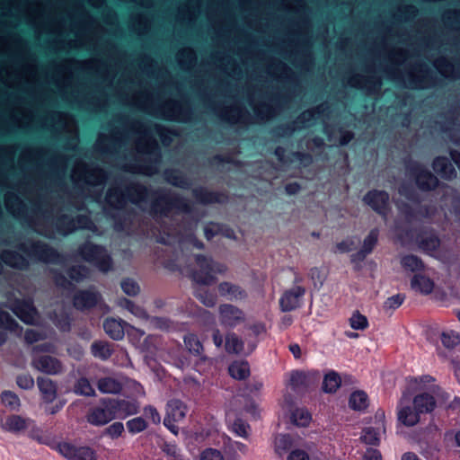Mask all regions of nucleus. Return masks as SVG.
I'll return each instance as SVG.
<instances>
[{
    "instance_id": "19",
    "label": "nucleus",
    "mask_w": 460,
    "mask_h": 460,
    "mask_svg": "<svg viewBox=\"0 0 460 460\" xmlns=\"http://www.w3.org/2000/svg\"><path fill=\"white\" fill-rule=\"evenodd\" d=\"M12 312L24 323H32L36 309L32 301L27 299H15L11 305Z\"/></svg>"
},
{
    "instance_id": "47",
    "label": "nucleus",
    "mask_w": 460,
    "mask_h": 460,
    "mask_svg": "<svg viewBox=\"0 0 460 460\" xmlns=\"http://www.w3.org/2000/svg\"><path fill=\"white\" fill-rule=\"evenodd\" d=\"M166 113L169 115L168 117H164V119L167 120H177L179 118L187 119L190 115V110L181 107L177 103H173L172 107L166 108Z\"/></svg>"
},
{
    "instance_id": "58",
    "label": "nucleus",
    "mask_w": 460,
    "mask_h": 460,
    "mask_svg": "<svg viewBox=\"0 0 460 460\" xmlns=\"http://www.w3.org/2000/svg\"><path fill=\"white\" fill-rule=\"evenodd\" d=\"M361 440L371 446H376L379 443L378 432L372 427L363 429Z\"/></svg>"
},
{
    "instance_id": "28",
    "label": "nucleus",
    "mask_w": 460,
    "mask_h": 460,
    "mask_svg": "<svg viewBox=\"0 0 460 460\" xmlns=\"http://www.w3.org/2000/svg\"><path fill=\"white\" fill-rule=\"evenodd\" d=\"M420 413L415 407L410 405L402 407L398 411V420L404 426L412 427L416 425L420 420Z\"/></svg>"
},
{
    "instance_id": "60",
    "label": "nucleus",
    "mask_w": 460,
    "mask_h": 460,
    "mask_svg": "<svg viewBox=\"0 0 460 460\" xmlns=\"http://www.w3.org/2000/svg\"><path fill=\"white\" fill-rule=\"evenodd\" d=\"M405 215L408 217H415L419 216L420 217H430V207L428 205H420L415 210H413L411 207L406 206Z\"/></svg>"
},
{
    "instance_id": "4",
    "label": "nucleus",
    "mask_w": 460,
    "mask_h": 460,
    "mask_svg": "<svg viewBox=\"0 0 460 460\" xmlns=\"http://www.w3.org/2000/svg\"><path fill=\"white\" fill-rule=\"evenodd\" d=\"M406 170L420 191L429 192L438 188L440 183L438 178L422 164L410 160L406 164Z\"/></svg>"
},
{
    "instance_id": "40",
    "label": "nucleus",
    "mask_w": 460,
    "mask_h": 460,
    "mask_svg": "<svg viewBox=\"0 0 460 460\" xmlns=\"http://www.w3.org/2000/svg\"><path fill=\"white\" fill-rule=\"evenodd\" d=\"M153 130L164 146H168L172 142V138L178 136V132L175 129L166 128L160 124H154Z\"/></svg>"
},
{
    "instance_id": "52",
    "label": "nucleus",
    "mask_w": 460,
    "mask_h": 460,
    "mask_svg": "<svg viewBox=\"0 0 460 460\" xmlns=\"http://www.w3.org/2000/svg\"><path fill=\"white\" fill-rule=\"evenodd\" d=\"M1 401L4 406L9 407L11 410H18L21 404L18 395L8 390L2 392Z\"/></svg>"
},
{
    "instance_id": "64",
    "label": "nucleus",
    "mask_w": 460,
    "mask_h": 460,
    "mask_svg": "<svg viewBox=\"0 0 460 460\" xmlns=\"http://www.w3.org/2000/svg\"><path fill=\"white\" fill-rule=\"evenodd\" d=\"M200 460H225V458L221 451L209 447L202 451Z\"/></svg>"
},
{
    "instance_id": "2",
    "label": "nucleus",
    "mask_w": 460,
    "mask_h": 460,
    "mask_svg": "<svg viewBox=\"0 0 460 460\" xmlns=\"http://www.w3.org/2000/svg\"><path fill=\"white\" fill-rule=\"evenodd\" d=\"M76 253L84 261L93 265L103 273L112 269L113 260L106 247L102 244L86 240L78 246Z\"/></svg>"
},
{
    "instance_id": "21",
    "label": "nucleus",
    "mask_w": 460,
    "mask_h": 460,
    "mask_svg": "<svg viewBox=\"0 0 460 460\" xmlns=\"http://www.w3.org/2000/svg\"><path fill=\"white\" fill-rule=\"evenodd\" d=\"M434 172L442 179L451 181L456 177V171L451 160L444 155L436 156L432 161Z\"/></svg>"
},
{
    "instance_id": "36",
    "label": "nucleus",
    "mask_w": 460,
    "mask_h": 460,
    "mask_svg": "<svg viewBox=\"0 0 460 460\" xmlns=\"http://www.w3.org/2000/svg\"><path fill=\"white\" fill-rule=\"evenodd\" d=\"M229 375L236 380H244L250 376L247 361H234L228 367Z\"/></svg>"
},
{
    "instance_id": "41",
    "label": "nucleus",
    "mask_w": 460,
    "mask_h": 460,
    "mask_svg": "<svg viewBox=\"0 0 460 460\" xmlns=\"http://www.w3.org/2000/svg\"><path fill=\"white\" fill-rule=\"evenodd\" d=\"M166 181L172 186L186 189L189 187L187 177L178 170H170L165 172Z\"/></svg>"
},
{
    "instance_id": "31",
    "label": "nucleus",
    "mask_w": 460,
    "mask_h": 460,
    "mask_svg": "<svg viewBox=\"0 0 460 460\" xmlns=\"http://www.w3.org/2000/svg\"><path fill=\"white\" fill-rule=\"evenodd\" d=\"M349 406L354 411H362L368 406V396L366 392L358 390L349 395Z\"/></svg>"
},
{
    "instance_id": "43",
    "label": "nucleus",
    "mask_w": 460,
    "mask_h": 460,
    "mask_svg": "<svg viewBox=\"0 0 460 460\" xmlns=\"http://www.w3.org/2000/svg\"><path fill=\"white\" fill-rule=\"evenodd\" d=\"M184 344L194 356H200L204 350L203 344L195 333L186 334L184 336Z\"/></svg>"
},
{
    "instance_id": "25",
    "label": "nucleus",
    "mask_w": 460,
    "mask_h": 460,
    "mask_svg": "<svg viewBox=\"0 0 460 460\" xmlns=\"http://www.w3.org/2000/svg\"><path fill=\"white\" fill-rule=\"evenodd\" d=\"M350 84L356 88H366L368 93H378L382 85L379 77L374 75L363 78L361 76H354L350 79Z\"/></svg>"
},
{
    "instance_id": "27",
    "label": "nucleus",
    "mask_w": 460,
    "mask_h": 460,
    "mask_svg": "<svg viewBox=\"0 0 460 460\" xmlns=\"http://www.w3.org/2000/svg\"><path fill=\"white\" fill-rule=\"evenodd\" d=\"M420 247L427 252H434L440 246V240L433 232L421 231L417 235Z\"/></svg>"
},
{
    "instance_id": "16",
    "label": "nucleus",
    "mask_w": 460,
    "mask_h": 460,
    "mask_svg": "<svg viewBox=\"0 0 460 460\" xmlns=\"http://www.w3.org/2000/svg\"><path fill=\"white\" fill-rule=\"evenodd\" d=\"M305 293V288L295 286L286 290L279 299V306L282 312L296 310L300 305V299Z\"/></svg>"
},
{
    "instance_id": "45",
    "label": "nucleus",
    "mask_w": 460,
    "mask_h": 460,
    "mask_svg": "<svg viewBox=\"0 0 460 460\" xmlns=\"http://www.w3.org/2000/svg\"><path fill=\"white\" fill-rule=\"evenodd\" d=\"M420 71L425 74L422 75H411L409 78L410 87L421 89L431 84L433 77L429 75V71L422 69V66Z\"/></svg>"
},
{
    "instance_id": "44",
    "label": "nucleus",
    "mask_w": 460,
    "mask_h": 460,
    "mask_svg": "<svg viewBox=\"0 0 460 460\" xmlns=\"http://www.w3.org/2000/svg\"><path fill=\"white\" fill-rule=\"evenodd\" d=\"M243 341L234 332L226 335L225 344L226 352L239 354L243 350Z\"/></svg>"
},
{
    "instance_id": "1",
    "label": "nucleus",
    "mask_w": 460,
    "mask_h": 460,
    "mask_svg": "<svg viewBox=\"0 0 460 460\" xmlns=\"http://www.w3.org/2000/svg\"><path fill=\"white\" fill-rule=\"evenodd\" d=\"M135 205L150 200L149 214L155 217H166L172 208H177L182 212L189 213L191 207L189 201L182 196L172 193L165 189L153 190L139 182H131L125 188V194L119 190H109L107 192V200L112 205L111 199H114L118 205L122 206L125 203L124 196Z\"/></svg>"
},
{
    "instance_id": "9",
    "label": "nucleus",
    "mask_w": 460,
    "mask_h": 460,
    "mask_svg": "<svg viewBox=\"0 0 460 460\" xmlns=\"http://www.w3.org/2000/svg\"><path fill=\"white\" fill-rule=\"evenodd\" d=\"M60 455L68 460H96V453L90 447H75L68 442H60L57 446Z\"/></svg>"
},
{
    "instance_id": "3",
    "label": "nucleus",
    "mask_w": 460,
    "mask_h": 460,
    "mask_svg": "<svg viewBox=\"0 0 460 460\" xmlns=\"http://www.w3.org/2000/svg\"><path fill=\"white\" fill-rule=\"evenodd\" d=\"M327 110H329V106L323 104L306 110L299 114L295 120L277 126L272 129L271 133L278 137L291 136L296 128H304L306 123L314 121L318 117L323 115Z\"/></svg>"
},
{
    "instance_id": "18",
    "label": "nucleus",
    "mask_w": 460,
    "mask_h": 460,
    "mask_svg": "<svg viewBox=\"0 0 460 460\" xmlns=\"http://www.w3.org/2000/svg\"><path fill=\"white\" fill-rule=\"evenodd\" d=\"M32 366L39 371L48 375H57L62 371L60 360L50 355L34 357Z\"/></svg>"
},
{
    "instance_id": "24",
    "label": "nucleus",
    "mask_w": 460,
    "mask_h": 460,
    "mask_svg": "<svg viewBox=\"0 0 460 460\" xmlns=\"http://www.w3.org/2000/svg\"><path fill=\"white\" fill-rule=\"evenodd\" d=\"M412 403L420 414L430 413L437 406L434 396L428 393H421L415 395Z\"/></svg>"
},
{
    "instance_id": "6",
    "label": "nucleus",
    "mask_w": 460,
    "mask_h": 460,
    "mask_svg": "<svg viewBox=\"0 0 460 460\" xmlns=\"http://www.w3.org/2000/svg\"><path fill=\"white\" fill-rule=\"evenodd\" d=\"M91 224V218L87 215H77L72 217L69 215L62 214L57 217L55 228L59 234L67 236L78 228H90Z\"/></svg>"
},
{
    "instance_id": "26",
    "label": "nucleus",
    "mask_w": 460,
    "mask_h": 460,
    "mask_svg": "<svg viewBox=\"0 0 460 460\" xmlns=\"http://www.w3.org/2000/svg\"><path fill=\"white\" fill-rule=\"evenodd\" d=\"M124 324H126V323L121 320L107 318L103 322V329L110 338L115 341H120L125 335Z\"/></svg>"
},
{
    "instance_id": "8",
    "label": "nucleus",
    "mask_w": 460,
    "mask_h": 460,
    "mask_svg": "<svg viewBox=\"0 0 460 460\" xmlns=\"http://www.w3.org/2000/svg\"><path fill=\"white\" fill-rule=\"evenodd\" d=\"M195 261L199 270L192 273L193 281L204 286H209L215 283L217 280L214 275L215 261L203 254H197Z\"/></svg>"
},
{
    "instance_id": "62",
    "label": "nucleus",
    "mask_w": 460,
    "mask_h": 460,
    "mask_svg": "<svg viewBox=\"0 0 460 460\" xmlns=\"http://www.w3.org/2000/svg\"><path fill=\"white\" fill-rule=\"evenodd\" d=\"M162 450L170 459L184 458L181 454L180 448L175 444L165 442L162 447Z\"/></svg>"
},
{
    "instance_id": "32",
    "label": "nucleus",
    "mask_w": 460,
    "mask_h": 460,
    "mask_svg": "<svg viewBox=\"0 0 460 460\" xmlns=\"http://www.w3.org/2000/svg\"><path fill=\"white\" fill-rule=\"evenodd\" d=\"M91 352L93 357L102 360H107L111 357L113 349L111 345L106 341H96L91 345Z\"/></svg>"
},
{
    "instance_id": "49",
    "label": "nucleus",
    "mask_w": 460,
    "mask_h": 460,
    "mask_svg": "<svg viewBox=\"0 0 460 460\" xmlns=\"http://www.w3.org/2000/svg\"><path fill=\"white\" fill-rule=\"evenodd\" d=\"M128 431L131 435H136L146 430L148 428L147 421L143 417H136L126 422Z\"/></svg>"
},
{
    "instance_id": "38",
    "label": "nucleus",
    "mask_w": 460,
    "mask_h": 460,
    "mask_svg": "<svg viewBox=\"0 0 460 460\" xmlns=\"http://www.w3.org/2000/svg\"><path fill=\"white\" fill-rule=\"evenodd\" d=\"M341 385V379L340 375L332 370L324 376L322 388L326 394H333L339 389Z\"/></svg>"
},
{
    "instance_id": "29",
    "label": "nucleus",
    "mask_w": 460,
    "mask_h": 460,
    "mask_svg": "<svg viewBox=\"0 0 460 460\" xmlns=\"http://www.w3.org/2000/svg\"><path fill=\"white\" fill-rule=\"evenodd\" d=\"M294 438L290 434H279L274 440V450L279 456L289 454L293 450Z\"/></svg>"
},
{
    "instance_id": "5",
    "label": "nucleus",
    "mask_w": 460,
    "mask_h": 460,
    "mask_svg": "<svg viewBox=\"0 0 460 460\" xmlns=\"http://www.w3.org/2000/svg\"><path fill=\"white\" fill-rule=\"evenodd\" d=\"M18 249L30 258L44 263H58L61 261V253L42 241H32L29 246L22 243Z\"/></svg>"
},
{
    "instance_id": "59",
    "label": "nucleus",
    "mask_w": 460,
    "mask_h": 460,
    "mask_svg": "<svg viewBox=\"0 0 460 460\" xmlns=\"http://www.w3.org/2000/svg\"><path fill=\"white\" fill-rule=\"evenodd\" d=\"M120 286L123 292L131 296H137L140 291L138 284L129 278L124 279Z\"/></svg>"
},
{
    "instance_id": "63",
    "label": "nucleus",
    "mask_w": 460,
    "mask_h": 460,
    "mask_svg": "<svg viewBox=\"0 0 460 460\" xmlns=\"http://www.w3.org/2000/svg\"><path fill=\"white\" fill-rule=\"evenodd\" d=\"M16 384L22 389L30 390L34 386V379L30 374H21L16 377Z\"/></svg>"
},
{
    "instance_id": "22",
    "label": "nucleus",
    "mask_w": 460,
    "mask_h": 460,
    "mask_svg": "<svg viewBox=\"0 0 460 460\" xmlns=\"http://www.w3.org/2000/svg\"><path fill=\"white\" fill-rule=\"evenodd\" d=\"M217 290L221 296L228 300L244 299L247 297V293L243 288L228 281L221 282L217 287Z\"/></svg>"
},
{
    "instance_id": "53",
    "label": "nucleus",
    "mask_w": 460,
    "mask_h": 460,
    "mask_svg": "<svg viewBox=\"0 0 460 460\" xmlns=\"http://www.w3.org/2000/svg\"><path fill=\"white\" fill-rule=\"evenodd\" d=\"M5 428L9 431L17 432L26 429V422L19 415H12L6 419Z\"/></svg>"
},
{
    "instance_id": "56",
    "label": "nucleus",
    "mask_w": 460,
    "mask_h": 460,
    "mask_svg": "<svg viewBox=\"0 0 460 460\" xmlns=\"http://www.w3.org/2000/svg\"><path fill=\"white\" fill-rule=\"evenodd\" d=\"M349 325L354 330L363 331L368 327V320L358 311H355L349 318Z\"/></svg>"
},
{
    "instance_id": "39",
    "label": "nucleus",
    "mask_w": 460,
    "mask_h": 460,
    "mask_svg": "<svg viewBox=\"0 0 460 460\" xmlns=\"http://www.w3.org/2000/svg\"><path fill=\"white\" fill-rule=\"evenodd\" d=\"M193 295L207 307H213L217 304V295L205 287H199L195 288Z\"/></svg>"
},
{
    "instance_id": "42",
    "label": "nucleus",
    "mask_w": 460,
    "mask_h": 460,
    "mask_svg": "<svg viewBox=\"0 0 460 460\" xmlns=\"http://www.w3.org/2000/svg\"><path fill=\"white\" fill-rule=\"evenodd\" d=\"M312 420V415L305 408H296L291 413V420L297 427H306Z\"/></svg>"
},
{
    "instance_id": "7",
    "label": "nucleus",
    "mask_w": 460,
    "mask_h": 460,
    "mask_svg": "<svg viewBox=\"0 0 460 460\" xmlns=\"http://www.w3.org/2000/svg\"><path fill=\"white\" fill-rule=\"evenodd\" d=\"M87 421L96 427L104 426L116 419L111 398H102L97 406L93 407L87 413Z\"/></svg>"
},
{
    "instance_id": "34",
    "label": "nucleus",
    "mask_w": 460,
    "mask_h": 460,
    "mask_svg": "<svg viewBox=\"0 0 460 460\" xmlns=\"http://www.w3.org/2000/svg\"><path fill=\"white\" fill-rule=\"evenodd\" d=\"M401 265L405 270L411 272L422 271L425 269L423 261L414 254H406L401 258Z\"/></svg>"
},
{
    "instance_id": "57",
    "label": "nucleus",
    "mask_w": 460,
    "mask_h": 460,
    "mask_svg": "<svg viewBox=\"0 0 460 460\" xmlns=\"http://www.w3.org/2000/svg\"><path fill=\"white\" fill-rule=\"evenodd\" d=\"M52 279L55 285L63 289H72L74 288V285L72 282L58 270L53 269L51 270Z\"/></svg>"
},
{
    "instance_id": "37",
    "label": "nucleus",
    "mask_w": 460,
    "mask_h": 460,
    "mask_svg": "<svg viewBox=\"0 0 460 460\" xmlns=\"http://www.w3.org/2000/svg\"><path fill=\"white\" fill-rule=\"evenodd\" d=\"M97 387L102 394H119L121 389V384L113 377H102L98 380Z\"/></svg>"
},
{
    "instance_id": "51",
    "label": "nucleus",
    "mask_w": 460,
    "mask_h": 460,
    "mask_svg": "<svg viewBox=\"0 0 460 460\" xmlns=\"http://www.w3.org/2000/svg\"><path fill=\"white\" fill-rule=\"evenodd\" d=\"M378 237L379 229L377 227L372 228L365 237L361 249L370 254L378 243Z\"/></svg>"
},
{
    "instance_id": "46",
    "label": "nucleus",
    "mask_w": 460,
    "mask_h": 460,
    "mask_svg": "<svg viewBox=\"0 0 460 460\" xmlns=\"http://www.w3.org/2000/svg\"><path fill=\"white\" fill-rule=\"evenodd\" d=\"M89 181L87 183L91 185H102L103 184L108 177L107 172L101 167H94L92 170L86 172Z\"/></svg>"
},
{
    "instance_id": "14",
    "label": "nucleus",
    "mask_w": 460,
    "mask_h": 460,
    "mask_svg": "<svg viewBox=\"0 0 460 460\" xmlns=\"http://www.w3.org/2000/svg\"><path fill=\"white\" fill-rule=\"evenodd\" d=\"M185 406L180 400H172L167 403L166 415L164 419V425L172 432H177V426L175 422L183 420L186 411Z\"/></svg>"
},
{
    "instance_id": "10",
    "label": "nucleus",
    "mask_w": 460,
    "mask_h": 460,
    "mask_svg": "<svg viewBox=\"0 0 460 460\" xmlns=\"http://www.w3.org/2000/svg\"><path fill=\"white\" fill-rule=\"evenodd\" d=\"M362 200L378 215L383 217L387 215L390 200L387 191L376 189L370 190L364 195Z\"/></svg>"
},
{
    "instance_id": "15",
    "label": "nucleus",
    "mask_w": 460,
    "mask_h": 460,
    "mask_svg": "<svg viewBox=\"0 0 460 460\" xmlns=\"http://www.w3.org/2000/svg\"><path fill=\"white\" fill-rule=\"evenodd\" d=\"M116 419L125 420L139 412L140 407L137 400H126L121 398H111Z\"/></svg>"
},
{
    "instance_id": "11",
    "label": "nucleus",
    "mask_w": 460,
    "mask_h": 460,
    "mask_svg": "<svg viewBox=\"0 0 460 460\" xmlns=\"http://www.w3.org/2000/svg\"><path fill=\"white\" fill-rule=\"evenodd\" d=\"M192 196L196 202L208 206L212 204H226L229 201V196L226 191L210 190L206 187L199 186L192 190Z\"/></svg>"
},
{
    "instance_id": "17",
    "label": "nucleus",
    "mask_w": 460,
    "mask_h": 460,
    "mask_svg": "<svg viewBox=\"0 0 460 460\" xmlns=\"http://www.w3.org/2000/svg\"><path fill=\"white\" fill-rule=\"evenodd\" d=\"M100 294L90 289L78 290L73 296V305L79 311L95 307L99 302Z\"/></svg>"
},
{
    "instance_id": "33",
    "label": "nucleus",
    "mask_w": 460,
    "mask_h": 460,
    "mask_svg": "<svg viewBox=\"0 0 460 460\" xmlns=\"http://www.w3.org/2000/svg\"><path fill=\"white\" fill-rule=\"evenodd\" d=\"M140 152L147 155L155 162L159 161L162 156V151L158 142L151 137L146 138L141 145Z\"/></svg>"
},
{
    "instance_id": "35",
    "label": "nucleus",
    "mask_w": 460,
    "mask_h": 460,
    "mask_svg": "<svg viewBox=\"0 0 460 460\" xmlns=\"http://www.w3.org/2000/svg\"><path fill=\"white\" fill-rule=\"evenodd\" d=\"M437 67L445 77L456 78L460 76V59L454 66L446 58H440L437 62Z\"/></svg>"
},
{
    "instance_id": "50",
    "label": "nucleus",
    "mask_w": 460,
    "mask_h": 460,
    "mask_svg": "<svg viewBox=\"0 0 460 460\" xmlns=\"http://www.w3.org/2000/svg\"><path fill=\"white\" fill-rule=\"evenodd\" d=\"M75 393L87 397L94 396L95 391L86 377H80L75 385Z\"/></svg>"
},
{
    "instance_id": "30",
    "label": "nucleus",
    "mask_w": 460,
    "mask_h": 460,
    "mask_svg": "<svg viewBox=\"0 0 460 460\" xmlns=\"http://www.w3.org/2000/svg\"><path fill=\"white\" fill-rule=\"evenodd\" d=\"M411 287L416 291L428 295L432 292L434 288L433 281L421 274H415L411 280Z\"/></svg>"
},
{
    "instance_id": "55",
    "label": "nucleus",
    "mask_w": 460,
    "mask_h": 460,
    "mask_svg": "<svg viewBox=\"0 0 460 460\" xmlns=\"http://www.w3.org/2000/svg\"><path fill=\"white\" fill-rule=\"evenodd\" d=\"M88 272V270L84 265H74L66 270L67 277L76 282L82 281Z\"/></svg>"
},
{
    "instance_id": "54",
    "label": "nucleus",
    "mask_w": 460,
    "mask_h": 460,
    "mask_svg": "<svg viewBox=\"0 0 460 460\" xmlns=\"http://www.w3.org/2000/svg\"><path fill=\"white\" fill-rule=\"evenodd\" d=\"M18 327V323L8 312L0 310V328L14 332Z\"/></svg>"
},
{
    "instance_id": "61",
    "label": "nucleus",
    "mask_w": 460,
    "mask_h": 460,
    "mask_svg": "<svg viewBox=\"0 0 460 460\" xmlns=\"http://www.w3.org/2000/svg\"><path fill=\"white\" fill-rule=\"evenodd\" d=\"M125 430L124 425L120 421H116L111 424L105 429V434L112 439L119 438Z\"/></svg>"
},
{
    "instance_id": "20",
    "label": "nucleus",
    "mask_w": 460,
    "mask_h": 460,
    "mask_svg": "<svg viewBox=\"0 0 460 460\" xmlns=\"http://www.w3.org/2000/svg\"><path fill=\"white\" fill-rule=\"evenodd\" d=\"M3 263L16 270H25L29 266L28 260L13 250H4L0 253V274L3 271Z\"/></svg>"
},
{
    "instance_id": "23",
    "label": "nucleus",
    "mask_w": 460,
    "mask_h": 460,
    "mask_svg": "<svg viewBox=\"0 0 460 460\" xmlns=\"http://www.w3.org/2000/svg\"><path fill=\"white\" fill-rule=\"evenodd\" d=\"M37 385L41 394L42 400L47 402H52L57 398V384L49 377L39 376Z\"/></svg>"
},
{
    "instance_id": "48",
    "label": "nucleus",
    "mask_w": 460,
    "mask_h": 460,
    "mask_svg": "<svg viewBox=\"0 0 460 460\" xmlns=\"http://www.w3.org/2000/svg\"><path fill=\"white\" fill-rule=\"evenodd\" d=\"M440 340L443 346L448 349H453L460 344V335L455 331L443 332Z\"/></svg>"
},
{
    "instance_id": "13",
    "label": "nucleus",
    "mask_w": 460,
    "mask_h": 460,
    "mask_svg": "<svg viewBox=\"0 0 460 460\" xmlns=\"http://www.w3.org/2000/svg\"><path fill=\"white\" fill-rule=\"evenodd\" d=\"M220 323L227 328H234L245 320L243 310L231 304H223L218 308Z\"/></svg>"
},
{
    "instance_id": "12",
    "label": "nucleus",
    "mask_w": 460,
    "mask_h": 460,
    "mask_svg": "<svg viewBox=\"0 0 460 460\" xmlns=\"http://www.w3.org/2000/svg\"><path fill=\"white\" fill-rule=\"evenodd\" d=\"M320 377L319 371L304 372L295 370L290 375L289 385L294 392H305L318 382Z\"/></svg>"
}]
</instances>
